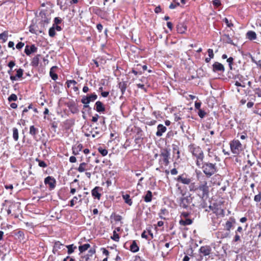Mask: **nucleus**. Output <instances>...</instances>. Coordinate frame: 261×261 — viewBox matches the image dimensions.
Instances as JSON below:
<instances>
[{"label": "nucleus", "mask_w": 261, "mask_h": 261, "mask_svg": "<svg viewBox=\"0 0 261 261\" xmlns=\"http://www.w3.org/2000/svg\"><path fill=\"white\" fill-rule=\"evenodd\" d=\"M68 249V253L71 254L73 252L74 250L76 248V246H74L73 244L67 246Z\"/></svg>", "instance_id": "36"}, {"label": "nucleus", "mask_w": 261, "mask_h": 261, "mask_svg": "<svg viewBox=\"0 0 261 261\" xmlns=\"http://www.w3.org/2000/svg\"><path fill=\"white\" fill-rule=\"evenodd\" d=\"M56 68V66H53L51 68L49 74L51 79L56 81L58 79V75L55 72L54 69Z\"/></svg>", "instance_id": "26"}, {"label": "nucleus", "mask_w": 261, "mask_h": 261, "mask_svg": "<svg viewBox=\"0 0 261 261\" xmlns=\"http://www.w3.org/2000/svg\"><path fill=\"white\" fill-rule=\"evenodd\" d=\"M254 201L256 202H259L261 200V192L257 195L254 196Z\"/></svg>", "instance_id": "46"}, {"label": "nucleus", "mask_w": 261, "mask_h": 261, "mask_svg": "<svg viewBox=\"0 0 261 261\" xmlns=\"http://www.w3.org/2000/svg\"><path fill=\"white\" fill-rule=\"evenodd\" d=\"M23 73V70L21 68H19L16 70V76L17 78H20L22 76Z\"/></svg>", "instance_id": "38"}, {"label": "nucleus", "mask_w": 261, "mask_h": 261, "mask_svg": "<svg viewBox=\"0 0 261 261\" xmlns=\"http://www.w3.org/2000/svg\"><path fill=\"white\" fill-rule=\"evenodd\" d=\"M102 188L100 187H95L91 191V194L94 198L99 200L101 197L100 192L102 191Z\"/></svg>", "instance_id": "9"}, {"label": "nucleus", "mask_w": 261, "mask_h": 261, "mask_svg": "<svg viewBox=\"0 0 261 261\" xmlns=\"http://www.w3.org/2000/svg\"><path fill=\"white\" fill-rule=\"evenodd\" d=\"M8 34L7 32H4L0 34V40L2 43L5 42L8 39Z\"/></svg>", "instance_id": "28"}, {"label": "nucleus", "mask_w": 261, "mask_h": 261, "mask_svg": "<svg viewBox=\"0 0 261 261\" xmlns=\"http://www.w3.org/2000/svg\"><path fill=\"white\" fill-rule=\"evenodd\" d=\"M192 198L190 196H182L180 198L179 205L184 208H187L190 203L191 202Z\"/></svg>", "instance_id": "6"}, {"label": "nucleus", "mask_w": 261, "mask_h": 261, "mask_svg": "<svg viewBox=\"0 0 261 261\" xmlns=\"http://www.w3.org/2000/svg\"><path fill=\"white\" fill-rule=\"evenodd\" d=\"M87 96L89 98L90 102L95 100L97 98V95L95 93L92 94H91L89 96Z\"/></svg>", "instance_id": "39"}, {"label": "nucleus", "mask_w": 261, "mask_h": 261, "mask_svg": "<svg viewBox=\"0 0 261 261\" xmlns=\"http://www.w3.org/2000/svg\"><path fill=\"white\" fill-rule=\"evenodd\" d=\"M99 116L98 114H95L94 116L92 117V121L95 122L97 121Z\"/></svg>", "instance_id": "59"}, {"label": "nucleus", "mask_w": 261, "mask_h": 261, "mask_svg": "<svg viewBox=\"0 0 261 261\" xmlns=\"http://www.w3.org/2000/svg\"><path fill=\"white\" fill-rule=\"evenodd\" d=\"M192 223V220L190 219H186V220H180L179 221V224L183 226H186L190 225Z\"/></svg>", "instance_id": "30"}, {"label": "nucleus", "mask_w": 261, "mask_h": 261, "mask_svg": "<svg viewBox=\"0 0 261 261\" xmlns=\"http://www.w3.org/2000/svg\"><path fill=\"white\" fill-rule=\"evenodd\" d=\"M90 133L92 138H99L101 136L102 131L97 130V127H95L90 132Z\"/></svg>", "instance_id": "18"}, {"label": "nucleus", "mask_w": 261, "mask_h": 261, "mask_svg": "<svg viewBox=\"0 0 261 261\" xmlns=\"http://www.w3.org/2000/svg\"><path fill=\"white\" fill-rule=\"evenodd\" d=\"M198 116L201 118H203L204 117L206 113L202 110L199 109L198 112Z\"/></svg>", "instance_id": "43"}, {"label": "nucleus", "mask_w": 261, "mask_h": 261, "mask_svg": "<svg viewBox=\"0 0 261 261\" xmlns=\"http://www.w3.org/2000/svg\"><path fill=\"white\" fill-rule=\"evenodd\" d=\"M181 119V117L178 114H175L174 115V120L176 122L178 121L179 120Z\"/></svg>", "instance_id": "64"}, {"label": "nucleus", "mask_w": 261, "mask_h": 261, "mask_svg": "<svg viewBox=\"0 0 261 261\" xmlns=\"http://www.w3.org/2000/svg\"><path fill=\"white\" fill-rule=\"evenodd\" d=\"M69 161L71 163H75L76 161V159L74 156H71L69 158Z\"/></svg>", "instance_id": "58"}, {"label": "nucleus", "mask_w": 261, "mask_h": 261, "mask_svg": "<svg viewBox=\"0 0 261 261\" xmlns=\"http://www.w3.org/2000/svg\"><path fill=\"white\" fill-rule=\"evenodd\" d=\"M207 53H208L209 58L213 59L214 57V55L213 53V50L212 49L209 48L207 50Z\"/></svg>", "instance_id": "47"}, {"label": "nucleus", "mask_w": 261, "mask_h": 261, "mask_svg": "<svg viewBox=\"0 0 261 261\" xmlns=\"http://www.w3.org/2000/svg\"><path fill=\"white\" fill-rule=\"evenodd\" d=\"M39 166L41 167L45 168L47 167L46 164L43 161L38 160Z\"/></svg>", "instance_id": "50"}, {"label": "nucleus", "mask_w": 261, "mask_h": 261, "mask_svg": "<svg viewBox=\"0 0 261 261\" xmlns=\"http://www.w3.org/2000/svg\"><path fill=\"white\" fill-rule=\"evenodd\" d=\"M102 251V253L103 254H105V255L106 256H108L109 254V252L108 250H107L105 248H102L101 249Z\"/></svg>", "instance_id": "60"}, {"label": "nucleus", "mask_w": 261, "mask_h": 261, "mask_svg": "<svg viewBox=\"0 0 261 261\" xmlns=\"http://www.w3.org/2000/svg\"><path fill=\"white\" fill-rule=\"evenodd\" d=\"M201 102H195V108L196 109L199 110L200 109Z\"/></svg>", "instance_id": "57"}, {"label": "nucleus", "mask_w": 261, "mask_h": 261, "mask_svg": "<svg viewBox=\"0 0 261 261\" xmlns=\"http://www.w3.org/2000/svg\"><path fill=\"white\" fill-rule=\"evenodd\" d=\"M63 261H74V259L70 256H67L65 258Z\"/></svg>", "instance_id": "63"}, {"label": "nucleus", "mask_w": 261, "mask_h": 261, "mask_svg": "<svg viewBox=\"0 0 261 261\" xmlns=\"http://www.w3.org/2000/svg\"><path fill=\"white\" fill-rule=\"evenodd\" d=\"M83 148V145L81 143H76L72 146V153L74 155H77Z\"/></svg>", "instance_id": "13"}, {"label": "nucleus", "mask_w": 261, "mask_h": 261, "mask_svg": "<svg viewBox=\"0 0 261 261\" xmlns=\"http://www.w3.org/2000/svg\"><path fill=\"white\" fill-rule=\"evenodd\" d=\"M211 249L208 246H202L199 249L200 252L204 256L208 255L211 253Z\"/></svg>", "instance_id": "14"}, {"label": "nucleus", "mask_w": 261, "mask_h": 261, "mask_svg": "<svg viewBox=\"0 0 261 261\" xmlns=\"http://www.w3.org/2000/svg\"><path fill=\"white\" fill-rule=\"evenodd\" d=\"M37 48L35 45L32 44L31 45H27L25 47L24 53L27 55L29 56L32 53L37 52Z\"/></svg>", "instance_id": "10"}, {"label": "nucleus", "mask_w": 261, "mask_h": 261, "mask_svg": "<svg viewBox=\"0 0 261 261\" xmlns=\"http://www.w3.org/2000/svg\"><path fill=\"white\" fill-rule=\"evenodd\" d=\"M179 6V3L177 2L176 4H175L174 3H171L169 6V8L171 9H173L175 8L177 6Z\"/></svg>", "instance_id": "53"}, {"label": "nucleus", "mask_w": 261, "mask_h": 261, "mask_svg": "<svg viewBox=\"0 0 261 261\" xmlns=\"http://www.w3.org/2000/svg\"><path fill=\"white\" fill-rule=\"evenodd\" d=\"M82 197V195L79 194L77 196H74L73 198L70 200V206L73 207L79 199Z\"/></svg>", "instance_id": "31"}, {"label": "nucleus", "mask_w": 261, "mask_h": 261, "mask_svg": "<svg viewBox=\"0 0 261 261\" xmlns=\"http://www.w3.org/2000/svg\"><path fill=\"white\" fill-rule=\"evenodd\" d=\"M139 247L135 241H134L130 246V250L133 252H137L139 251Z\"/></svg>", "instance_id": "22"}, {"label": "nucleus", "mask_w": 261, "mask_h": 261, "mask_svg": "<svg viewBox=\"0 0 261 261\" xmlns=\"http://www.w3.org/2000/svg\"><path fill=\"white\" fill-rule=\"evenodd\" d=\"M190 190L197 191L199 195L202 198L207 197L209 193V187L206 180L200 181L197 187L191 185L190 187Z\"/></svg>", "instance_id": "2"}, {"label": "nucleus", "mask_w": 261, "mask_h": 261, "mask_svg": "<svg viewBox=\"0 0 261 261\" xmlns=\"http://www.w3.org/2000/svg\"><path fill=\"white\" fill-rule=\"evenodd\" d=\"M236 223V221L234 218H229V219L225 223L224 225L225 228L227 231H230V229Z\"/></svg>", "instance_id": "11"}, {"label": "nucleus", "mask_w": 261, "mask_h": 261, "mask_svg": "<svg viewBox=\"0 0 261 261\" xmlns=\"http://www.w3.org/2000/svg\"><path fill=\"white\" fill-rule=\"evenodd\" d=\"M66 84L67 87L69 88L71 86V85H75L77 84V82L74 80H68L66 82Z\"/></svg>", "instance_id": "44"}, {"label": "nucleus", "mask_w": 261, "mask_h": 261, "mask_svg": "<svg viewBox=\"0 0 261 261\" xmlns=\"http://www.w3.org/2000/svg\"><path fill=\"white\" fill-rule=\"evenodd\" d=\"M156 123V121L155 120L147 121L146 122V124L150 125V126L153 125L155 124Z\"/></svg>", "instance_id": "49"}, {"label": "nucleus", "mask_w": 261, "mask_h": 261, "mask_svg": "<svg viewBox=\"0 0 261 261\" xmlns=\"http://www.w3.org/2000/svg\"><path fill=\"white\" fill-rule=\"evenodd\" d=\"M31 109H33V107H32V105H30L28 107L24 108L23 110V111H22V114H24L25 113H27L29 110Z\"/></svg>", "instance_id": "55"}, {"label": "nucleus", "mask_w": 261, "mask_h": 261, "mask_svg": "<svg viewBox=\"0 0 261 261\" xmlns=\"http://www.w3.org/2000/svg\"><path fill=\"white\" fill-rule=\"evenodd\" d=\"M24 45V43L20 42H18L16 44V48L18 49H21L23 47Z\"/></svg>", "instance_id": "48"}, {"label": "nucleus", "mask_w": 261, "mask_h": 261, "mask_svg": "<svg viewBox=\"0 0 261 261\" xmlns=\"http://www.w3.org/2000/svg\"><path fill=\"white\" fill-rule=\"evenodd\" d=\"M224 21L228 27H231L233 25V24L231 22H229L228 19L227 18H225L224 19Z\"/></svg>", "instance_id": "52"}, {"label": "nucleus", "mask_w": 261, "mask_h": 261, "mask_svg": "<svg viewBox=\"0 0 261 261\" xmlns=\"http://www.w3.org/2000/svg\"><path fill=\"white\" fill-rule=\"evenodd\" d=\"M98 150L100 153V154L103 156H106L108 154V150L101 147L98 148Z\"/></svg>", "instance_id": "37"}, {"label": "nucleus", "mask_w": 261, "mask_h": 261, "mask_svg": "<svg viewBox=\"0 0 261 261\" xmlns=\"http://www.w3.org/2000/svg\"><path fill=\"white\" fill-rule=\"evenodd\" d=\"M112 239L114 240L115 241L118 242L119 240V236L118 234H117L115 231L113 232V235L111 237Z\"/></svg>", "instance_id": "42"}, {"label": "nucleus", "mask_w": 261, "mask_h": 261, "mask_svg": "<svg viewBox=\"0 0 261 261\" xmlns=\"http://www.w3.org/2000/svg\"><path fill=\"white\" fill-rule=\"evenodd\" d=\"M246 38L250 41H253L257 38V35L255 32L253 31H249L246 34Z\"/></svg>", "instance_id": "16"}, {"label": "nucleus", "mask_w": 261, "mask_h": 261, "mask_svg": "<svg viewBox=\"0 0 261 261\" xmlns=\"http://www.w3.org/2000/svg\"><path fill=\"white\" fill-rule=\"evenodd\" d=\"M241 240V237L239 235L238 233H237V231H235V236L233 239V240L231 241V245H234L236 244V243L238 241H240Z\"/></svg>", "instance_id": "32"}, {"label": "nucleus", "mask_w": 261, "mask_h": 261, "mask_svg": "<svg viewBox=\"0 0 261 261\" xmlns=\"http://www.w3.org/2000/svg\"><path fill=\"white\" fill-rule=\"evenodd\" d=\"M213 70L214 72H223L224 71V67L222 64L219 62H215L213 65Z\"/></svg>", "instance_id": "12"}, {"label": "nucleus", "mask_w": 261, "mask_h": 261, "mask_svg": "<svg viewBox=\"0 0 261 261\" xmlns=\"http://www.w3.org/2000/svg\"><path fill=\"white\" fill-rule=\"evenodd\" d=\"M170 152L167 149H163L160 155L159 163L162 165L167 166L169 164Z\"/></svg>", "instance_id": "4"}, {"label": "nucleus", "mask_w": 261, "mask_h": 261, "mask_svg": "<svg viewBox=\"0 0 261 261\" xmlns=\"http://www.w3.org/2000/svg\"><path fill=\"white\" fill-rule=\"evenodd\" d=\"M15 65V63L13 61H11L8 64V67L11 69V70L13 68V67Z\"/></svg>", "instance_id": "54"}, {"label": "nucleus", "mask_w": 261, "mask_h": 261, "mask_svg": "<svg viewBox=\"0 0 261 261\" xmlns=\"http://www.w3.org/2000/svg\"><path fill=\"white\" fill-rule=\"evenodd\" d=\"M231 152L233 154H239L243 150L242 145L238 140H234L230 143Z\"/></svg>", "instance_id": "5"}, {"label": "nucleus", "mask_w": 261, "mask_h": 261, "mask_svg": "<svg viewBox=\"0 0 261 261\" xmlns=\"http://www.w3.org/2000/svg\"><path fill=\"white\" fill-rule=\"evenodd\" d=\"M152 195L150 191H147L144 197V200L146 202H150L152 200Z\"/></svg>", "instance_id": "21"}, {"label": "nucleus", "mask_w": 261, "mask_h": 261, "mask_svg": "<svg viewBox=\"0 0 261 261\" xmlns=\"http://www.w3.org/2000/svg\"><path fill=\"white\" fill-rule=\"evenodd\" d=\"M203 173L207 176L210 177L217 172L216 164L211 163H202L201 167Z\"/></svg>", "instance_id": "3"}, {"label": "nucleus", "mask_w": 261, "mask_h": 261, "mask_svg": "<svg viewBox=\"0 0 261 261\" xmlns=\"http://www.w3.org/2000/svg\"><path fill=\"white\" fill-rule=\"evenodd\" d=\"M13 130V138L15 141L18 140V130L17 128L14 127L12 129Z\"/></svg>", "instance_id": "34"}, {"label": "nucleus", "mask_w": 261, "mask_h": 261, "mask_svg": "<svg viewBox=\"0 0 261 261\" xmlns=\"http://www.w3.org/2000/svg\"><path fill=\"white\" fill-rule=\"evenodd\" d=\"M62 21V20L58 18V17H56L54 19V24L55 25H58V24H60Z\"/></svg>", "instance_id": "51"}, {"label": "nucleus", "mask_w": 261, "mask_h": 261, "mask_svg": "<svg viewBox=\"0 0 261 261\" xmlns=\"http://www.w3.org/2000/svg\"><path fill=\"white\" fill-rule=\"evenodd\" d=\"M63 246V245L59 241L56 242L54 245L53 248V252L54 253H56V252L58 251V250L61 249V247Z\"/></svg>", "instance_id": "25"}, {"label": "nucleus", "mask_w": 261, "mask_h": 261, "mask_svg": "<svg viewBox=\"0 0 261 261\" xmlns=\"http://www.w3.org/2000/svg\"><path fill=\"white\" fill-rule=\"evenodd\" d=\"M122 198L126 203L130 206L132 205L133 202L129 194L122 195Z\"/></svg>", "instance_id": "24"}, {"label": "nucleus", "mask_w": 261, "mask_h": 261, "mask_svg": "<svg viewBox=\"0 0 261 261\" xmlns=\"http://www.w3.org/2000/svg\"><path fill=\"white\" fill-rule=\"evenodd\" d=\"M81 102L83 104H84V108L89 107V103L90 102V101L87 96H83L81 99Z\"/></svg>", "instance_id": "27"}, {"label": "nucleus", "mask_w": 261, "mask_h": 261, "mask_svg": "<svg viewBox=\"0 0 261 261\" xmlns=\"http://www.w3.org/2000/svg\"><path fill=\"white\" fill-rule=\"evenodd\" d=\"M87 164L85 162L81 163L77 168V170L79 172H83L87 170Z\"/></svg>", "instance_id": "23"}, {"label": "nucleus", "mask_w": 261, "mask_h": 261, "mask_svg": "<svg viewBox=\"0 0 261 261\" xmlns=\"http://www.w3.org/2000/svg\"><path fill=\"white\" fill-rule=\"evenodd\" d=\"M119 87L120 88L122 94H123L124 93L125 89H126V87H125L124 84V83H123V84L120 83Z\"/></svg>", "instance_id": "45"}, {"label": "nucleus", "mask_w": 261, "mask_h": 261, "mask_svg": "<svg viewBox=\"0 0 261 261\" xmlns=\"http://www.w3.org/2000/svg\"><path fill=\"white\" fill-rule=\"evenodd\" d=\"M157 128L158 130L156 133V135L158 137L162 136L163 134L165 133L167 130L166 127L161 124L158 125Z\"/></svg>", "instance_id": "15"}, {"label": "nucleus", "mask_w": 261, "mask_h": 261, "mask_svg": "<svg viewBox=\"0 0 261 261\" xmlns=\"http://www.w3.org/2000/svg\"><path fill=\"white\" fill-rule=\"evenodd\" d=\"M214 6L216 8H218L221 5L220 0H214L212 2Z\"/></svg>", "instance_id": "41"}, {"label": "nucleus", "mask_w": 261, "mask_h": 261, "mask_svg": "<svg viewBox=\"0 0 261 261\" xmlns=\"http://www.w3.org/2000/svg\"><path fill=\"white\" fill-rule=\"evenodd\" d=\"M44 184L49 186L50 190H53L56 187V181L54 177L48 176L45 178Z\"/></svg>", "instance_id": "7"}, {"label": "nucleus", "mask_w": 261, "mask_h": 261, "mask_svg": "<svg viewBox=\"0 0 261 261\" xmlns=\"http://www.w3.org/2000/svg\"><path fill=\"white\" fill-rule=\"evenodd\" d=\"M17 99V96L15 94H12L8 97V100L9 101H16Z\"/></svg>", "instance_id": "40"}, {"label": "nucleus", "mask_w": 261, "mask_h": 261, "mask_svg": "<svg viewBox=\"0 0 261 261\" xmlns=\"http://www.w3.org/2000/svg\"><path fill=\"white\" fill-rule=\"evenodd\" d=\"M233 61V59L232 57H229L227 59V62L228 63L230 66H231V64L232 63Z\"/></svg>", "instance_id": "62"}, {"label": "nucleus", "mask_w": 261, "mask_h": 261, "mask_svg": "<svg viewBox=\"0 0 261 261\" xmlns=\"http://www.w3.org/2000/svg\"><path fill=\"white\" fill-rule=\"evenodd\" d=\"M40 57V55H37L33 58L31 63L32 66L34 67H37L38 66Z\"/></svg>", "instance_id": "20"}, {"label": "nucleus", "mask_w": 261, "mask_h": 261, "mask_svg": "<svg viewBox=\"0 0 261 261\" xmlns=\"http://www.w3.org/2000/svg\"><path fill=\"white\" fill-rule=\"evenodd\" d=\"M90 245L89 244H85L84 245H81L79 247V250L81 253H82L89 248Z\"/></svg>", "instance_id": "29"}, {"label": "nucleus", "mask_w": 261, "mask_h": 261, "mask_svg": "<svg viewBox=\"0 0 261 261\" xmlns=\"http://www.w3.org/2000/svg\"><path fill=\"white\" fill-rule=\"evenodd\" d=\"M177 181L184 185H189L191 182V179L189 178L186 174H183L177 177Z\"/></svg>", "instance_id": "8"}, {"label": "nucleus", "mask_w": 261, "mask_h": 261, "mask_svg": "<svg viewBox=\"0 0 261 261\" xmlns=\"http://www.w3.org/2000/svg\"><path fill=\"white\" fill-rule=\"evenodd\" d=\"M49 36L51 37H53L56 35L55 27V24L53 25V27L49 29L48 31Z\"/></svg>", "instance_id": "35"}, {"label": "nucleus", "mask_w": 261, "mask_h": 261, "mask_svg": "<svg viewBox=\"0 0 261 261\" xmlns=\"http://www.w3.org/2000/svg\"><path fill=\"white\" fill-rule=\"evenodd\" d=\"M187 30V27L184 23H179L177 25V31L178 33L183 34Z\"/></svg>", "instance_id": "19"}, {"label": "nucleus", "mask_w": 261, "mask_h": 261, "mask_svg": "<svg viewBox=\"0 0 261 261\" xmlns=\"http://www.w3.org/2000/svg\"><path fill=\"white\" fill-rule=\"evenodd\" d=\"M95 107L96 111L99 113L103 112L105 111V108L103 103L100 101L96 102Z\"/></svg>", "instance_id": "17"}, {"label": "nucleus", "mask_w": 261, "mask_h": 261, "mask_svg": "<svg viewBox=\"0 0 261 261\" xmlns=\"http://www.w3.org/2000/svg\"><path fill=\"white\" fill-rule=\"evenodd\" d=\"M97 29L99 31L101 32L103 29V26L100 23L97 24L96 25Z\"/></svg>", "instance_id": "61"}, {"label": "nucleus", "mask_w": 261, "mask_h": 261, "mask_svg": "<svg viewBox=\"0 0 261 261\" xmlns=\"http://www.w3.org/2000/svg\"><path fill=\"white\" fill-rule=\"evenodd\" d=\"M8 46L9 48H12L13 50L15 49L14 43L13 41H9Z\"/></svg>", "instance_id": "56"}, {"label": "nucleus", "mask_w": 261, "mask_h": 261, "mask_svg": "<svg viewBox=\"0 0 261 261\" xmlns=\"http://www.w3.org/2000/svg\"><path fill=\"white\" fill-rule=\"evenodd\" d=\"M38 132V129L36 128H35L34 125H32L30 126L29 131V133L30 135L35 137L36 135L37 134Z\"/></svg>", "instance_id": "33"}, {"label": "nucleus", "mask_w": 261, "mask_h": 261, "mask_svg": "<svg viewBox=\"0 0 261 261\" xmlns=\"http://www.w3.org/2000/svg\"><path fill=\"white\" fill-rule=\"evenodd\" d=\"M190 152L196 158V164L200 168L204 159V154L202 149L198 146L191 144L189 146Z\"/></svg>", "instance_id": "1"}]
</instances>
